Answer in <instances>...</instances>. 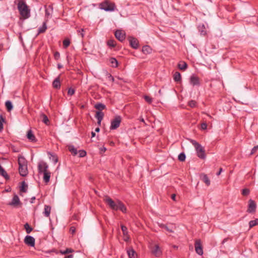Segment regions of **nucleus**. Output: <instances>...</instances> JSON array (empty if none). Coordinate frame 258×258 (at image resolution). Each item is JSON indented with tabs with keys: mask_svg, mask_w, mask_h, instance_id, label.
<instances>
[{
	"mask_svg": "<svg viewBox=\"0 0 258 258\" xmlns=\"http://www.w3.org/2000/svg\"><path fill=\"white\" fill-rule=\"evenodd\" d=\"M75 90L72 88H70L68 90V94L69 95L72 96L75 93Z\"/></svg>",
	"mask_w": 258,
	"mask_h": 258,
	"instance_id": "obj_47",
	"label": "nucleus"
},
{
	"mask_svg": "<svg viewBox=\"0 0 258 258\" xmlns=\"http://www.w3.org/2000/svg\"><path fill=\"white\" fill-rule=\"evenodd\" d=\"M24 242L28 246L33 247L35 245V238L29 235H27L24 238Z\"/></svg>",
	"mask_w": 258,
	"mask_h": 258,
	"instance_id": "obj_10",
	"label": "nucleus"
},
{
	"mask_svg": "<svg viewBox=\"0 0 258 258\" xmlns=\"http://www.w3.org/2000/svg\"><path fill=\"white\" fill-rule=\"evenodd\" d=\"M121 229L122 230L124 236L128 235V231L127 227L123 225H121Z\"/></svg>",
	"mask_w": 258,
	"mask_h": 258,
	"instance_id": "obj_39",
	"label": "nucleus"
},
{
	"mask_svg": "<svg viewBox=\"0 0 258 258\" xmlns=\"http://www.w3.org/2000/svg\"><path fill=\"white\" fill-rule=\"evenodd\" d=\"M50 172L46 171L43 173V180L44 181L47 183L50 180Z\"/></svg>",
	"mask_w": 258,
	"mask_h": 258,
	"instance_id": "obj_25",
	"label": "nucleus"
},
{
	"mask_svg": "<svg viewBox=\"0 0 258 258\" xmlns=\"http://www.w3.org/2000/svg\"><path fill=\"white\" fill-rule=\"evenodd\" d=\"M41 117L42 118V121L43 122H44L46 125H48L49 124V120L47 116L45 114H42L41 115Z\"/></svg>",
	"mask_w": 258,
	"mask_h": 258,
	"instance_id": "obj_29",
	"label": "nucleus"
},
{
	"mask_svg": "<svg viewBox=\"0 0 258 258\" xmlns=\"http://www.w3.org/2000/svg\"><path fill=\"white\" fill-rule=\"evenodd\" d=\"M200 177L202 180L205 182V183L207 186H209L210 185L211 181L209 177H208L207 175L203 173L201 175Z\"/></svg>",
	"mask_w": 258,
	"mask_h": 258,
	"instance_id": "obj_18",
	"label": "nucleus"
},
{
	"mask_svg": "<svg viewBox=\"0 0 258 258\" xmlns=\"http://www.w3.org/2000/svg\"><path fill=\"white\" fill-rule=\"evenodd\" d=\"M50 211L51 207L48 205H45L44 212L43 213L44 216L46 217H48L50 215Z\"/></svg>",
	"mask_w": 258,
	"mask_h": 258,
	"instance_id": "obj_20",
	"label": "nucleus"
},
{
	"mask_svg": "<svg viewBox=\"0 0 258 258\" xmlns=\"http://www.w3.org/2000/svg\"><path fill=\"white\" fill-rule=\"evenodd\" d=\"M158 224L160 227L165 229L167 231H168L169 232H173L172 228H170V227H169L168 226H167L166 225H164L163 224H160V223H158Z\"/></svg>",
	"mask_w": 258,
	"mask_h": 258,
	"instance_id": "obj_32",
	"label": "nucleus"
},
{
	"mask_svg": "<svg viewBox=\"0 0 258 258\" xmlns=\"http://www.w3.org/2000/svg\"><path fill=\"white\" fill-rule=\"evenodd\" d=\"M121 121V116L119 115L115 116V117L111 121L110 129L111 130H113L117 128L119 126Z\"/></svg>",
	"mask_w": 258,
	"mask_h": 258,
	"instance_id": "obj_5",
	"label": "nucleus"
},
{
	"mask_svg": "<svg viewBox=\"0 0 258 258\" xmlns=\"http://www.w3.org/2000/svg\"><path fill=\"white\" fill-rule=\"evenodd\" d=\"M107 45L110 48H113V47H115L116 45L115 41L113 39H110L107 41Z\"/></svg>",
	"mask_w": 258,
	"mask_h": 258,
	"instance_id": "obj_31",
	"label": "nucleus"
},
{
	"mask_svg": "<svg viewBox=\"0 0 258 258\" xmlns=\"http://www.w3.org/2000/svg\"><path fill=\"white\" fill-rule=\"evenodd\" d=\"M113 210L117 211L120 210L123 213H126V208L125 205L120 201H117L116 202V204L115 207L113 209Z\"/></svg>",
	"mask_w": 258,
	"mask_h": 258,
	"instance_id": "obj_8",
	"label": "nucleus"
},
{
	"mask_svg": "<svg viewBox=\"0 0 258 258\" xmlns=\"http://www.w3.org/2000/svg\"><path fill=\"white\" fill-rule=\"evenodd\" d=\"M189 141L192 145L194 146L198 157L202 159H205L206 156L204 148L195 140L190 139Z\"/></svg>",
	"mask_w": 258,
	"mask_h": 258,
	"instance_id": "obj_3",
	"label": "nucleus"
},
{
	"mask_svg": "<svg viewBox=\"0 0 258 258\" xmlns=\"http://www.w3.org/2000/svg\"><path fill=\"white\" fill-rule=\"evenodd\" d=\"M128 40L132 48L137 49L139 47V41L137 38L130 36L128 37Z\"/></svg>",
	"mask_w": 258,
	"mask_h": 258,
	"instance_id": "obj_11",
	"label": "nucleus"
},
{
	"mask_svg": "<svg viewBox=\"0 0 258 258\" xmlns=\"http://www.w3.org/2000/svg\"><path fill=\"white\" fill-rule=\"evenodd\" d=\"M99 131H100V128H99V127H97V128H96V129H95V131H96V132H99Z\"/></svg>",
	"mask_w": 258,
	"mask_h": 258,
	"instance_id": "obj_63",
	"label": "nucleus"
},
{
	"mask_svg": "<svg viewBox=\"0 0 258 258\" xmlns=\"http://www.w3.org/2000/svg\"><path fill=\"white\" fill-rule=\"evenodd\" d=\"M110 66L113 68H116L118 66V61L116 58L111 57L109 60Z\"/></svg>",
	"mask_w": 258,
	"mask_h": 258,
	"instance_id": "obj_24",
	"label": "nucleus"
},
{
	"mask_svg": "<svg viewBox=\"0 0 258 258\" xmlns=\"http://www.w3.org/2000/svg\"><path fill=\"white\" fill-rule=\"evenodd\" d=\"M28 187L27 184L25 181H23L21 183V186L20 187V191L23 192H26Z\"/></svg>",
	"mask_w": 258,
	"mask_h": 258,
	"instance_id": "obj_30",
	"label": "nucleus"
},
{
	"mask_svg": "<svg viewBox=\"0 0 258 258\" xmlns=\"http://www.w3.org/2000/svg\"><path fill=\"white\" fill-rule=\"evenodd\" d=\"M140 121H142V122H144V123H145V120H144V118H141V119H140Z\"/></svg>",
	"mask_w": 258,
	"mask_h": 258,
	"instance_id": "obj_64",
	"label": "nucleus"
},
{
	"mask_svg": "<svg viewBox=\"0 0 258 258\" xmlns=\"http://www.w3.org/2000/svg\"><path fill=\"white\" fill-rule=\"evenodd\" d=\"M60 57V54L58 51H56L54 53V58L56 60H58Z\"/></svg>",
	"mask_w": 258,
	"mask_h": 258,
	"instance_id": "obj_51",
	"label": "nucleus"
},
{
	"mask_svg": "<svg viewBox=\"0 0 258 258\" xmlns=\"http://www.w3.org/2000/svg\"><path fill=\"white\" fill-rule=\"evenodd\" d=\"M70 40L68 38L65 39L63 42V46L64 48H67L70 44Z\"/></svg>",
	"mask_w": 258,
	"mask_h": 258,
	"instance_id": "obj_36",
	"label": "nucleus"
},
{
	"mask_svg": "<svg viewBox=\"0 0 258 258\" xmlns=\"http://www.w3.org/2000/svg\"><path fill=\"white\" fill-rule=\"evenodd\" d=\"M192 83V85L193 86H195V85H198L199 83V82H196V81H194V82H191Z\"/></svg>",
	"mask_w": 258,
	"mask_h": 258,
	"instance_id": "obj_57",
	"label": "nucleus"
},
{
	"mask_svg": "<svg viewBox=\"0 0 258 258\" xmlns=\"http://www.w3.org/2000/svg\"><path fill=\"white\" fill-rule=\"evenodd\" d=\"M5 105L8 111H11L12 110L13 106L10 101H7L5 103Z\"/></svg>",
	"mask_w": 258,
	"mask_h": 258,
	"instance_id": "obj_27",
	"label": "nucleus"
},
{
	"mask_svg": "<svg viewBox=\"0 0 258 258\" xmlns=\"http://www.w3.org/2000/svg\"><path fill=\"white\" fill-rule=\"evenodd\" d=\"M24 228L25 229L26 231L28 234H29L33 230V228L30 226L28 223L25 224Z\"/></svg>",
	"mask_w": 258,
	"mask_h": 258,
	"instance_id": "obj_34",
	"label": "nucleus"
},
{
	"mask_svg": "<svg viewBox=\"0 0 258 258\" xmlns=\"http://www.w3.org/2000/svg\"><path fill=\"white\" fill-rule=\"evenodd\" d=\"M124 236V240L125 241H127L129 240L130 239V237H129V235H125V236Z\"/></svg>",
	"mask_w": 258,
	"mask_h": 258,
	"instance_id": "obj_55",
	"label": "nucleus"
},
{
	"mask_svg": "<svg viewBox=\"0 0 258 258\" xmlns=\"http://www.w3.org/2000/svg\"><path fill=\"white\" fill-rule=\"evenodd\" d=\"M91 135H92V137H94L95 136V133L93 132H92Z\"/></svg>",
	"mask_w": 258,
	"mask_h": 258,
	"instance_id": "obj_62",
	"label": "nucleus"
},
{
	"mask_svg": "<svg viewBox=\"0 0 258 258\" xmlns=\"http://www.w3.org/2000/svg\"><path fill=\"white\" fill-rule=\"evenodd\" d=\"M75 231H76V229H75V228L74 227H71L70 228V231L72 233H74L75 232Z\"/></svg>",
	"mask_w": 258,
	"mask_h": 258,
	"instance_id": "obj_54",
	"label": "nucleus"
},
{
	"mask_svg": "<svg viewBox=\"0 0 258 258\" xmlns=\"http://www.w3.org/2000/svg\"><path fill=\"white\" fill-rule=\"evenodd\" d=\"M27 137L31 142H35L36 141L35 137L33 134L32 131L30 130L27 132Z\"/></svg>",
	"mask_w": 258,
	"mask_h": 258,
	"instance_id": "obj_23",
	"label": "nucleus"
},
{
	"mask_svg": "<svg viewBox=\"0 0 258 258\" xmlns=\"http://www.w3.org/2000/svg\"><path fill=\"white\" fill-rule=\"evenodd\" d=\"M48 21V20L46 19L45 21L43 23L42 25L38 29V34L43 33L45 32L47 29V22Z\"/></svg>",
	"mask_w": 258,
	"mask_h": 258,
	"instance_id": "obj_16",
	"label": "nucleus"
},
{
	"mask_svg": "<svg viewBox=\"0 0 258 258\" xmlns=\"http://www.w3.org/2000/svg\"><path fill=\"white\" fill-rule=\"evenodd\" d=\"M52 11L53 8L51 6H49L48 7L45 9V17L47 20L51 17Z\"/></svg>",
	"mask_w": 258,
	"mask_h": 258,
	"instance_id": "obj_22",
	"label": "nucleus"
},
{
	"mask_svg": "<svg viewBox=\"0 0 258 258\" xmlns=\"http://www.w3.org/2000/svg\"><path fill=\"white\" fill-rule=\"evenodd\" d=\"M195 250L196 252L200 255H202L203 254V248L201 244V241L200 240H197L195 242Z\"/></svg>",
	"mask_w": 258,
	"mask_h": 258,
	"instance_id": "obj_9",
	"label": "nucleus"
},
{
	"mask_svg": "<svg viewBox=\"0 0 258 258\" xmlns=\"http://www.w3.org/2000/svg\"><path fill=\"white\" fill-rule=\"evenodd\" d=\"M185 155L184 153H181L178 156V159L180 161H184L185 160Z\"/></svg>",
	"mask_w": 258,
	"mask_h": 258,
	"instance_id": "obj_38",
	"label": "nucleus"
},
{
	"mask_svg": "<svg viewBox=\"0 0 258 258\" xmlns=\"http://www.w3.org/2000/svg\"><path fill=\"white\" fill-rule=\"evenodd\" d=\"M95 107L100 111L105 108V105L102 103H97L95 105Z\"/></svg>",
	"mask_w": 258,
	"mask_h": 258,
	"instance_id": "obj_33",
	"label": "nucleus"
},
{
	"mask_svg": "<svg viewBox=\"0 0 258 258\" xmlns=\"http://www.w3.org/2000/svg\"><path fill=\"white\" fill-rule=\"evenodd\" d=\"M52 86L55 89H59L61 86L60 82H53Z\"/></svg>",
	"mask_w": 258,
	"mask_h": 258,
	"instance_id": "obj_40",
	"label": "nucleus"
},
{
	"mask_svg": "<svg viewBox=\"0 0 258 258\" xmlns=\"http://www.w3.org/2000/svg\"><path fill=\"white\" fill-rule=\"evenodd\" d=\"M104 201L109 206V207L111 209L113 210V209L114 208V207H115V205L116 204V202H114L110 198H109L108 196L104 198Z\"/></svg>",
	"mask_w": 258,
	"mask_h": 258,
	"instance_id": "obj_14",
	"label": "nucleus"
},
{
	"mask_svg": "<svg viewBox=\"0 0 258 258\" xmlns=\"http://www.w3.org/2000/svg\"><path fill=\"white\" fill-rule=\"evenodd\" d=\"M201 34H202V35H205V34H206V31H204V30H202V31H201Z\"/></svg>",
	"mask_w": 258,
	"mask_h": 258,
	"instance_id": "obj_61",
	"label": "nucleus"
},
{
	"mask_svg": "<svg viewBox=\"0 0 258 258\" xmlns=\"http://www.w3.org/2000/svg\"><path fill=\"white\" fill-rule=\"evenodd\" d=\"M68 149L70 152H71L73 155H76L77 154V150L74 146H69L68 147Z\"/></svg>",
	"mask_w": 258,
	"mask_h": 258,
	"instance_id": "obj_28",
	"label": "nucleus"
},
{
	"mask_svg": "<svg viewBox=\"0 0 258 258\" xmlns=\"http://www.w3.org/2000/svg\"><path fill=\"white\" fill-rule=\"evenodd\" d=\"M115 37L120 41L122 42L125 38V32L121 30H117L114 33Z\"/></svg>",
	"mask_w": 258,
	"mask_h": 258,
	"instance_id": "obj_7",
	"label": "nucleus"
},
{
	"mask_svg": "<svg viewBox=\"0 0 258 258\" xmlns=\"http://www.w3.org/2000/svg\"><path fill=\"white\" fill-rule=\"evenodd\" d=\"M57 68H58L59 69H61V68H62V66L61 64H60V63H58V64H57Z\"/></svg>",
	"mask_w": 258,
	"mask_h": 258,
	"instance_id": "obj_60",
	"label": "nucleus"
},
{
	"mask_svg": "<svg viewBox=\"0 0 258 258\" xmlns=\"http://www.w3.org/2000/svg\"><path fill=\"white\" fill-rule=\"evenodd\" d=\"M99 8L105 11L112 12L114 11L116 7L114 3L106 0L99 4Z\"/></svg>",
	"mask_w": 258,
	"mask_h": 258,
	"instance_id": "obj_4",
	"label": "nucleus"
},
{
	"mask_svg": "<svg viewBox=\"0 0 258 258\" xmlns=\"http://www.w3.org/2000/svg\"><path fill=\"white\" fill-rule=\"evenodd\" d=\"M222 168H220L218 172L217 173V175L219 176L222 172Z\"/></svg>",
	"mask_w": 258,
	"mask_h": 258,
	"instance_id": "obj_58",
	"label": "nucleus"
},
{
	"mask_svg": "<svg viewBox=\"0 0 258 258\" xmlns=\"http://www.w3.org/2000/svg\"><path fill=\"white\" fill-rule=\"evenodd\" d=\"M173 79L174 81H180L181 80V75L179 72H175L173 75Z\"/></svg>",
	"mask_w": 258,
	"mask_h": 258,
	"instance_id": "obj_35",
	"label": "nucleus"
},
{
	"mask_svg": "<svg viewBox=\"0 0 258 258\" xmlns=\"http://www.w3.org/2000/svg\"><path fill=\"white\" fill-rule=\"evenodd\" d=\"M103 116H104V113L102 112H101V111H97L96 112V113L95 115V117L97 118V119L98 120L97 123L98 124L100 125L101 124V122L102 120L103 119Z\"/></svg>",
	"mask_w": 258,
	"mask_h": 258,
	"instance_id": "obj_17",
	"label": "nucleus"
},
{
	"mask_svg": "<svg viewBox=\"0 0 258 258\" xmlns=\"http://www.w3.org/2000/svg\"><path fill=\"white\" fill-rule=\"evenodd\" d=\"M171 199L172 200L176 201V195L175 194H172L171 195Z\"/></svg>",
	"mask_w": 258,
	"mask_h": 258,
	"instance_id": "obj_56",
	"label": "nucleus"
},
{
	"mask_svg": "<svg viewBox=\"0 0 258 258\" xmlns=\"http://www.w3.org/2000/svg\"><path fill=\"white\" fill-rule=\"evenodd\" d=\"M18 162L20 174L22 176L24 177L27 176L28 173L27 169V161L24 157L19 156Z\"/></svg>",
	"mask_w": 258,
	"mask_h": 258,
	"instance_id": "obj_2",
	"label": "nucleus"
},
{
	"mask_svg": "<svg viewBox=\"0 0 258 258\" xmlns=\"http://www.w3.org/2000/svg\"><path fill=\"white\" fill-rule=\"evenodd\" d=\"M74 250L71 248H67L65 250H60V253L62 254H66L73 252Z\"/></svg>",
	"mask_w": 258,
	"mask_h": 258,
	"instance_id": "obj_41",
	"label": "nucleus"
},
{
	"mask_svg": "<svg viewBox=\"0 0 258 258\" xmlns=\"http://www.w3.org/2000/svg\"><path fill=\"white\" fill-rule=\"evenodd\" d=\"M17 8L21 18L23 19H28L30 17V9L25 0H16Z\"/></svg>",
	"mask_w": 258,
	"mask_h": 258,
	"instance_id": "obj_1",
	"label": "nucleus"
},
{
	"mask_svg": "<svg viewBox=\"0 0 258 258\" xmlns=\"http://www.w3.org/2000/svg\"><path fill=\"white\" fill-rule=\"evenodd\" d=\"M5 121V119L1 116L0 118V131H2L4 128L3 122Z\"/></svg>",
	"mask_w": 258,
	"mask_h": 258,
	"instance_id": "obj_46",
	"label": "nucleus"
},
{
	"mask_svg": "<svg viewBox=\"0 0 258 258\" xmlns=\"http://www.w3.org/2000/svg\"><path fill=\"white\" fill-rule=\"evenodd\" d=\"M190 81H198V79L197 77L195 76H191L190 79Z\"/></svg>",
	"mask_w": 258,
	"mask_h": 258,
	"instance_id": "obj_53",
	"label": "nucleus"
},
{
	"mask_svg": "<svg viewBox=\"0 0 258 258\" xmlns=\"http://www.w3.org/2000/svg\"><path fill=\"white\" fill-rule=\"evenodd\" d=\"M207 128V124L206 122H203L201 124V129L203 130H205Z\"/></svg>",
	"mask_w": 258,
	"mask_h": 258,
	"instance_id": "obj_52",
	"label": "nucleus"
},
{
	"mask_svg": "<svg viewBox=\"0 0 258 258\" xmlns=\"http://www.w3.org/2000/svg\"><path fill=\"white\" fill-rule=\"evenodd\" d=\"M84 31L85 30L84 29H81L80 30H77L78 34L79 35H80L82 38H83L84 37Z\"/></svg>",
	"mask_w": 258,
	"mask_h": 258,
	"instance_id": "obj_43",
	"label": "nucleus"
},
{
	"mask_svg": "<svg viewBox=\"0 0 258 258\" xmlns=\"http://www.w3.org/2000/svg\"><path fill=\"white\" fill-rule=\"evenodd\" d=\"M256 207V206L254 201L250 199L248 201V207L247 212L249 213H253L255 211Z\"/></svg>",
	"mask_w": 258,
	"mask_h": 258,
	"instance_id": "obj_13",
	"label": "nucleus"
},
{
	"mask_svg": "<svg viewBox=\"0 0 258 258\" xmlns=\"http://www.w3.org/2000/svg\"><path fill=\"white\" fill-rule=\"evenodd\" d=\"M178 67L181 70H185L187 67V64L184 61H180L178 64Z\"/></svg>",
	"mask_w": 258,
	"mask_h": 258,
	"instance_id": "obj_26",
	"label": "nucleus"
},
{
	"mask_svg": "<svg viewBox=\"0 0 258 258\" xmlns=\"http://www.w3.org/2000/svg\"><path fill=\"white\" fill-rule=\"evenodd\" d=\"M250 190L248 188H244L242 190V194L243 196H247L249 195Z\"/></svg>",
	"mask_w": 258,
	"mask_h": 258,
	"instance_id": "obj_44",
	"label": "nucleus"
},
{
	"mask_svg": "<svg viewBox=\"0 0 258 258\" xmlns=\"http://www.w3.org/2000/svg\"><path fill=\"white\" fill-rule=\"evenodd\" d=\"M152 51V48L149 45H145L142 48V52L146 54L151 53Z\"/></svg>",
	"mask_w": 258,
	"mask_h": 258,
	"instance_id": "obj_21",
	"label": "nucleus"
},
{
	"mask_svg": "<svg viewBox=\"0 0 258 258\" xmlns=\"http://www.w3.org/2000/svg\"><path fill=\"white\" fill-rule=\"evenodd\" d=\"M250 227H252L254 226L258 225V219H256L254 220H251L249 222Z\"/></svg>",
	"mask_w": 258,
	"mask_h": 258,
	"instance_id": "obj_37",
	"label": "nucleus"
},
{
	"mask_svg": "<svg viewBox=\"0 0 258 258\" xmlns=\"http://www.w3.org/2000/svg\"><path fill=\"white\" fill-rule=\"evenodd\" d=\"M258 150V145L254 146L251 150L250 155H253L256 153Z\"/></svg>",
	"mask_w": 258,
	"mask_h": 258,
	"instance_id": "obj_45",
	"label": "nucleus"
},
{
	"mask_svg": "<svg viewBox=\"0 0 258 258\" xmlns=\"http://www.w3.org/2000/svg\"><path fill=\"white\" fill-rule=\"evenodd\" d=\"M188 105L193 108V107H196V104H197V102L195 101V100H190L188 102Z\"/></svg>",
	"mask_w": 258,
	"mask_h": 258,
	"instance_id": "obj_42",
	"label": "nucleus"
},
{
	"mask_svg": "<svg viewBox=\"0 0 258 258\" xmlns=\"http://www.w3.org/2000/svg\"><path fill=\"white\" fill-rule=\"evenodd\" d=\"M151 250L152 253L157 257H159L162 255V250L158 244L152 245L151 246Z\"/></svg>",
	"mask_w": 258,
	"mask_h": 258,
	"instance_id": "obj_6",
	"label": "nucleus"
},
{
	"mask_svg": "<svg viewBox=\"0 0 258 258\" xmlns=\"http://www.w3.org/2000/svg\"><path fill=\"white\" fill-rule=\"evenodd\" d=\"M144 99L146 102L150 104L152 102V99L148 96H145Z\"/></svg>",
	"mask_w": 258,
	"mask_h": 258,
	"instance_id": "obj_49",
	"label": "nucleus"
},
{
	"mask_svg": "<svg viewBox=\"0 0 258 258\" xmlns=\"http://www.w3.org/2000/svg\"><path fill=\"white\" fill-rule=\"evenodd\" d=\"M48 167V166L46 163H45L44 162H41L39 163L38 164V169L39 173H44L45 172L48 171H47Z\"/></svg>",
	"mask_w": 258,
	"mask_h": 258,
	"instance_id": "obj_12",
	"label": "nucleus"
},
{
	"mask_svg": "<svg viewBox=\"0 0 258 258\" xmlns=\"http://www.w3.org/2000/svg\"><path fill=\"white\" fill-rule=\"evenodd\" d=\"M73 255L72 254H70V255H69L66 256L64 258H73Z\"/></svg>",
	"mask_w": 258,
	"mask_h": 258,
	"instance_id": "obj_59",
	"label": "nucleus"
},
{
	"mask_svg": "<svg viewBox=\"0 0 258 258\" xmlns=\"http://www.w3.org/2000/svg\"><path fill=\"white\" fill-rule=\"evenodd\" d=\"M127 253L129 258H137V254L136 252L132 248H130L127 250Z\"/></svg>",
	"mask_w": 258,
	"mask_h": 258,
	"instance_id": "obj_19",
	"label": "nucleus"
},
{
	"mask_svg": "<svg viewBox=\"0 0 258 258\" xmlns=\"http://www.w3.org/2000/svg\"><path fill=\"white\" fill-rule=\"evenodd\" d=\"M51 160L53 161L54 164H56L58 162L57 157L54 155H51Z\"/></svg>",
	"mask_w": 258,
	"mask_h": 258,
	"instance_id": "obj_50",
	"label": "nucleus"
},
{
	"mask_svg": "<svg viewBox=\"0 0 258 258\" xmlns=\"http://www.w3.org/2000/svg\"><path fill=\"white\" fill-rule=\"evenodd\" d=\"M20 204H21V202H20L19 198L16 195H15L14 196L12 201L9 204V205L12 206L14 207H17Z\"/></svg>",
	"mask_w": 258,
	"mask_h": 258,
	"instance_id": "obj_15",
	"label": "nucleus"
},
{
	"mask_svg": "<svg viewBox=\"0 0 258 258\" xmlns=\"http://www.w3.org/2000/svg\"><path fill=\"white\" fill-rule=\"evenodd\" d=\"M79 153L80 157H84L86 155V152L84 150H80Z\"/></svg>",
	"mask_w": 258,
	"mask_h": 258,
	"instance_id": "obj_48",
	"label": "nucleus"
}]
</instances>
